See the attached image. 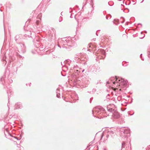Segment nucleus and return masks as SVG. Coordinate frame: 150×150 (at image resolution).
<instances>
[{
    "label": "nucleus",
    "mask_w": 150,
    "mask_h": 150,
    "mask_svg": "<svg viewBox=\"0 0 150 150\" xmlns=\"http://www.w3.org/2000/svg\"><path fill=\"white\" fill-rule=\"evenodd\" d=\"M100 30H97L96 31V32H98V31H100Z\"/></svg>",
    "instance_id": "obj_59"
},
{
    "label": "nucleus",
    "mask_w": 150,
    "mask_h": 150,
    "mask_svg": "<svg viewBox=\"0 0 150 150\" xmlns=\"http://www.w3.org/2000/svg\"><path fill=\"white\" fill-rule=\"evenodd\" d=\"M21 47V50L23 53H24L26 52V47L24 43H19Z\"/></svg>",
    "instance_id": "obj_11"
},
{
    "label": "nucleus",
    "mask_w": 150,
    "mask_h": 150,
    "mask_svg": "<svg viewBox=\"0 0 150 150\" xmlns=\"http://www.w3.org/2000/svg\"><path fill=\"white\" fill-rule=\"evenodd\" d=\"M90 67L91 68V71L92 72H94L95 71H96L97 70V69L96 68V67L94 65L91 66Z\"/></svg>",
    "instance_id": "obj_21"
},
{
    "label": "nucleus",
    "mask_w": 150,
    "mask_h": 150,
    "mask_svg": "<svg viewBox=\"0 0 150 150\" xmlns=\"http://www.w3.org/2000/svg\"><path fill=\"white\" fill-rule=\"evenodd\" d=\"M127 83V81L125 80L122 78L115 76V77L110 78L109 81L107 82V84H110L111 86L112 84L116 85L117 86H120L121 87L122 86H125Z\"/></svg>",
    "instance_id": "obj_3"
},
{
    "label": "nucleus",
    "mask_w": 150,
    "mask_h": 150,
    "mask_svg": "<svg viewBox=\"0 0 150 150\" xmlns=\"http://www.w3.org/2000/svg\"><path fill=\"white\" fill-rule=\"evenodd\" d=\"M18 52H19L18 51H15L14 50H10L8 54L10 58L13 61L16 59V57H17L20 59H22V60L24 58V57L19 54Z\"/></svg>",
    "instance_id": "obj_7"
},
{
    "label": "nucleus",
    "mask_w": 150,
    "mask_h": 150,
    "mask_svg": "<svg viewBox=\"0 0 150 150\" xmlns=\"http://www.w3.org/2000/svg\"><path fill=\"white\" fill-rule=\"evenodd\" d=\"M120 136L124 140H127V138L130 136V130L128 129H125V127L119 128Z\"/></svg>",
    "instance_id": "obj_6"
},
{
    "label": "nucleus",
    "mask_w": 150,
    "mask_h": 150,
    "mask_svg": "<svg viewBox=\"0 0 150 150\" xmlns=\"http://www.w3.org/2000/svg\"><path fill=\"white\" fill-rule=\"evenodd\" d=\"M83 50H87V51H89L93 52V54H96L97 56L96 59L97 60V59H103L105 57V52L103 50L100 49L97 50L96 48L91 43L89 44L87 49L83 48Z\"/></svg>",
    "instance_id": "obj_2"
},
{
    "label": "nucleus",
    "mask_w": 150,
    "mask_h": 150,
    "mask_svg": "<svg viewBox=\"0 0 150 150\" xmlns=\"http://www.w3.org/2000/svg\"><path fill=\"white\" fill-rule=\"evenodd\" d=\"M62 21V16H60L59 19V22H61Z\"/></svg>",
    "instance_id": "obj_32"
},
{
    "label": "nucleus",
    "mask_w": 150,
    "mask_h": 150,
    "mask_svg": "<svg viewBox=\"0 0 150 150\" xmlns=\"http://www.w3.org/2000/svg\"><path fill=\"white\" fill-rule=\"evenodd\" d=\"M75 58H76V59H77L78 60V59H79V58H77L76 57H75Z\"/></svg>",
    "instance_id": "obj_54"
},
{
    "label": "nucleus",
    "mask_w": 150,
    "mask_h": 150,
    "mask_svg": "<svg viewBox=\"0 0 150 150\" xmlns=\"http://www.w3.org/2000/svg\"><path fill=\"white\" fill-rule=\"evenodd\" d=\"M92 112L93 117L99 118H103L105 116V110L101 106H98L94 108Z\"/></svg>",
    "instance_id": "obj_4"
},
{
    "label": "nucleus",
    "mask_w": 150,
    "mask_h": 150,
    "mask_svg": "<svg viewBox=\"0 0 150 150\" xmlns=\"http://www.w3.org/2000/svg\"><path fill=\"white\" fill-rule=\"evenodd\" d=\"M85 69L84 68H79L77 69H74V73L72 74H71V77L72 78V75L73 74L76 75V77L77 75H79V74L83 73L85 71Z\"/></svg>",
    "instance_id": "obj_9"
},
{
    "label": "nucleus",
    "mask_w": 150,
    "mask_h": 150,
    "mask_svg": "<svg viewBox=\"0 0 150 150\" xmlns=\"http://www.w3.org/2000/svg\"><path fill=\"white\" fill-rule=\"evenodd\" d=\"M40 22V21L39 20H37L36 21V23L37 25H38L39 23Z\"/></svg>",
    "instance_id": "obj_37"
},
{
    "label": "nucleus",
    "mask_w": 150,
    "mask_h": 150,
    "mask_svg": "<svg viewBox=\"0 0 150 150\" xmlns=\"http://www.w3.org/2000/svg\"><path fill=\"white\" fill-rule=\"evenodd\" d=\"M76 75L73 74L72 75V79L71 81H72V83L74 86L77 88L80 87H85L87 86L90 83L91 79L88 76H86L82 78L81 81L79 80L76 77Z\"/></svg>",
    "instance_id": "obj_1"
},
{
    "label": "nucleus",
    "mask_w": 150,
    "mask_h": 150,
    "mask_svg": "<svg viewBox=\"0 0 150 150\" xmlns=\"http://www.w3.org/2000/svg\"><path fill=\"white\" fill-rule=\"evenodd\" d=\"M6 87L7 88H8V90H7V93L8 94V104L7 105H8V109H9V105H8V104L9 103V95L8 94V92H10V93H11L12 91L11 90V87H9L10 88H8V87L7 86Z\"/></svg>",
    "instance_id": "obj_19"
},
{
    "label": "nucleus",
    "mask_w": 150,
    "mask_h": 150,
    "mask_svg": "<svg viewBox=\"0 0 150 150\" xmlns=\"http://www.w3.org/2000/svg\"><path fill=\"white\" fill-rule=\"evenodd\" d=\"M122 66H127V64H122Z\"/></svg>",
    "instance_id": "obj_50"
},
{
    "label": "nucleus",
    "mask_w": 150,
    "mask_h": 150,
    "mask_svg": "<svg viewBox=\"0 0 150 150\" xmlns=\"http://www.w3.org/2000/svg\"><path fill=\"white\" fill-rule=\"evenodd\" d=\"M114 133V132L113 130H108L107 132V134L106 135V137L108 138L110 136L112 137Z\"/></svg>",
    "instance_id": "obj_16"
},
{
    "label": "nucleus",
    "mask_w": 150,
    "mask_h": 150,
    "mask_svg": "<svg viewBox=\"0 0 150 150\" xmlns=\"http://www.w3.org/2000/svg\"><path fill=\"white\" fill-rule=\"evenodd\" d=\"M121 98H122V96H118L117 98V100L118 101H120L121 100Z\"/></svg>",
    "instance_id": "obj_31"
},
{
    "label": "nucleus",
    "mask_w": 150,
    "mask_h": 150,
    "mask_svg": "<svg viewBox=\"0 0 150 150\" xmlns=\"http://www.w3.org/2000/svg\"><path fill=\"white\" fill-rule=\"evenodd\" d=\"M113 22V23L116 25H117L119 23V21L118 19H114Z\"/></svg>",
    "instance_id": "obj_24"
},
{
    "label": "nucleus",
    "mask_w": 150,
    "mask_h": 150,
    "mask_svg": "<svg viewBox=\"0 0 150 150\" xmlns=\"http://www.w3.org/2000/svg\"><path fill=\"white\" fill-rule=\"evenodd\" d=\"M121 18H122V19H123V21H121V23H124V22H125V19H124V18H123V17H121Z\"/></svg>",
    "instance_id": "obj_34"
},
{
    "label": "nucleus",
    "mask_w": 150,
    "mask_h": 150,
    "mask_svg": "<svg viewBox=\"0 0 150 150\" xmlns=\"http://www.w3.org/2000/svg\"><path fill=\"white\" fill-rule=\"evenodd\" d=\"M104 150H106L105 148H104Z\"/></svg>",
    "instance_id": "obj_64"
},
{
    "label": "nucleus",
    "mask_w": 150,
    "mask_h": 150,
    "mask_svg": "<svg viewBox=\"0 0 150 150\" xmlns=\"http://www.w3.org/2000/svg\"><path fill=\"white\" fill-rule=\"evenodd\" d=\"M74 61H72L71 60L68 59L66 60L63 63L64 65H66L67 66H70L71 64H73Z\"/></svg>",
    "instance_id": "obj_12"
},
{
    "label": "nucleus",
    "mask_w": 150,
    "mask_h": 150,
    "mask_svg": "<svg viewBox=\"0 0 150 150\" xmlns=\"http://www.w3.org/2000/svg\"><path fill=\"white\" fill-rule=\"evenodd\" d=\"M22 103L20 102L16 103L14 106V110L21 108H22Z\"/></svg>",
    "instance_id": "obj_15"
},
{
    "label": "nucleus",
    "mask_w": 150,
    "mask_h": 150,
    "mask_svg": "<svg viewBox=\"0 0 150 150\" xmlns=\"http://www.w3.org/2000/svg\"><path fill=\"white\" fill-rule=\"evenodd\" d=\"M146 150H150V145L148 146L147 148L146 149Z\"/></svg>",
    "instance_id": "obj_41"
},
{
    "label": "nucleus",
    "mask_w": 150,
    "mask_h": 150,
    "mask_svg": "<svg viewBox=\"0 0 150 150\" xmlns=\"http://www.w3.org/2000/svg\"><path fill=\"white\" fill-rule=\"evenodd\" d=\"M72 14H71V15L70 16V17L71 18H73V17L72 16Z\"/></svg>",
    "instance_id": "obj_51"
},
{
    "label": "nucleus",
    "mask_w": 150,
    "mask_h": 150,
    "mask_svg": "<svg viewBox=\"0 0 150 150\" xmlns=\"http://www.w3.org/2000/svg\"><path fill=\"white\" fill-rule=\"evenodd\" d=\"M59 43L63 48L67 49L69 47H72V42L70 38H65L59 39Z\"/></svg>",
    "instance_id": "obj_5"
},
{
    "label": "nucleus",
    "mask_w": 150,
    "mask_h": 150,
    "mask_svg": "<svg viewBox=\"0 0 150 150\" xmlns=\"http://www.w3.org/2000/svg\"><path fill=\"white\" fill-rule=\"evenodd\" d=\"M6 131L8 134V135H10L11 137H14V138L16 139H17V140H20L21 139V137H20V138H19L16 137H13V136H12L11 135V134L10 133H9L8 132V130L7 129V128H6Z\"/></svg>",
    "instance_id": "obj_20"
},
{
    "label": "nucleus",
    "mask_w": 150,
    "mask_h": 150,
    "mask_svg": "<svg viewBox=\"0 0 150 150\" xmlns=\"http://www.w3.org/2000/svg\"><path fill=\"white\" fill-rule=\"evenodd\" d=\"M147 53L148 56L150 59V48L148 49Z\"/></svg>",
    "instance_id": "obj_29"
},
{
    "label": "nucleus",
    "mask_w": 150,
    "mask_h": 150,
    "mask_svg": "<svg viewBox=\"0 0 150 150\" xmlns=\"http://www.w3.org/2000/svg\"><path fill=\"white\" fill-rule=\"evenodd\" d=\"M61 74L63 76H64L66 75V74L65 73H64V74H63V73L62 72H61Z\"/></svg>",
    "instance_id": "obj_40"
},
{
    "label": "nucleus",
    "mask_w": 150,
    "mask_h": 150,
    "mask_svg": "<svg viewBox=\"0 0 150 150\" xmlns=\"http://www.w3.org/2000/svg\"><path fill=\"white\" fill-rule=\"evenodd\" d=\"M128 22H126V25H128Z\"/></svg>",
    "instance_id": "obj_53"
},
{
    "label": "nucleus",
    "mask_w": 150,
    "mask_h": 150,
    "mask_svg": "<svg viewBox=\"0 0 150 150\" xmlns=\"http://www.w3.org/2000/svg\"><path fill=\"white\" fill-rule=\"evenodd\" d=\"M96 35L97 36H98V34H97V33H96Z\"/></svg>",
    "instance_id": "obj_60"
},
{
    "label": "nucleus",
    "mask_w": 150,
    "mask_h": 150,
    "mask_svg": "<svg viewBox=\"0 0 150 150\" xmlns=\"http://www.w3.org/2000/svg\"><path fill=\"white\" fill-rule=\"evenodd\" d=\"M29 33L28 34H24L23 37V38L24 39H28L29 38H31L32 37L31 36V34L30 31L28 32Z\"/></svg>",
    "instance_id": "obj_13"
},
{
    "label": "nucleus",
    "mask_w": 150,
    "mask_h": 150,
    "mask_svg": "<svg viewBox=\"0 0 150 150\" xmlns=\"http://www.w3.org/2000/svg\"><path fill=\"white\" fill-rule=\"evenodd\" d=\"M45 0H43L38 6V8H40L41 11H44L45 8V5L43 4V3Z\"/></svg>",
    "instance_id": "obj_14"
},
{
    "label": "nucleus",
    "mask_w": 150,
    "mask_h": 150,
    "mask_svg": "<svg viewBox=\"0 0 150 150\" xmlns=\"http://www.w3.org/2000/svg\"><path fill=\"white\" fill-rule=\"evenodd\" d=\"M12 68L13 69V73H14V72H16L17 71V67H15V66L13 67H12Z\"/></svg>",
    "instance_id": "obj_27"
},
{
    "label": "nucleus",
    "mask_w": 150,
    "mask_h": 150,
    "mask_svg": "<svg viewBox=\"0 0 150 150\" xmlns=\"http://www.w3.org/2000/svg\"><path fill=\"white\" fill-rule=\"evenodd\" d=\"M50 50H48L47 52V54H48V53L50 52Z\"/></svg>",
    "instance_id": "obj_48"
},
{
    "label": "nucleus",
    "mask_w": 150,
    "mask_h": 150,
    "mask_svg": "<svg viewBox=\"0 0 150 150\" xmlns=\"http://www.w3.org/2000/svg\"><path fill=\"white\" fill-rule=\"evenodd\" d=\"M8 80L10 82V83H12V82H13L12 80L11 79H8Z\"/></svg>",
    "instance_id": "obj_44"
},
{
    "label": "nucleus",
    "mask_w": 150,
    "mask_h": 150,
    "mask_svg": "<svg viewBox=\"0 0 150 150\" xmlns=\"http://www.w3.org/2000/svg\"><path fill=\"white\" fill-rule=\"evenodd\" d=\"M53 32L54 33V30H55L54 28H51Z\"/></svg>",
    "instance_id": "obj_47"
},
{
    "label": "nucleus",
    "mask_w": 150,
    "mask_h": 150,
    "mask_svg": "<svg viewBox=\"0 0 150 150\" xmlns=\"http://www.w3.org/2000/svg\"><path fill=\"white\" fill-rule=\"evenodd\" d=\"M140 57L143 60H144V59L142 58V54H141L140 56Z\"/></svg>",
    "instance_id": "obj_43"
},
{
    "label": "nucleus",
    "mask_w": 150,
    "mask_h": 150,
    "mask_svg": "<svg viewBox=\"0 0 150 150\" xmlns=\"http://www.w3.org/2000/svg\"><path fill=\"white\" fill-rule=\"evenodd\" d=\"M144 1V0H143L141 2V3H142L143 2V1Z\"/></svg>",
    "instance_id": "obj_62"
},
{
    "label": "nucleus",
    "mask_w": 150,
    "mask_h": 150,
    "mask_svg": "<svg viewBox=\"0 0 150 150\" xmlns=\"http://www.w3.org/2000/svg\"><path fill=\"white\" fill-rule=\"evenodd\" d=\"M104 134L103 133L101 135V139H102V138L103 137V136H104Z\"/></svg>",
    "instance_id": "obj_46"
},
{
    "label": "nucleus",
    "mask_w": 150,
    "mask_h": 150,
    "mask_svg": "<svg viewBox=\"0 0 150 150\" xmlns=\"http://www.w3.org/2000/svg\"><path fill=\"white\" fill-rule=\"evenodd\" d=\"M96 89L95 88H93L92 89V90L91 91H88V93H89L90 94H94L95 92H96Z\"/></svg>",
    "instance_id": "obj_23"
},
{
    "label": "nucleus",
    "mask_w": 150,
    "mask_h": 150,
    "mask_svg": "<svg viewBox=\"0 0 150 150\" xmlns=\"http://www.w3.org/2000/svg\"><path fill=\"white\" fill-rule=\"evenodd\" d=\"M110 96V94H108L107 96H106V98L107 99H109L110 98L109 97H108V96Z\"/></svg>",
    "instance_id": "obj_45"
},
{
    "label": "nucleus",
    "mask_w": 150,
    "mask_h": 150,
    "mask_svg": "<svg viewBox=\"0 0 150 150\" xmlns=\"http://www.w3.org/2000/svg\"><path fill=\"white\" fill-rule=\"evenodd\" d=\"M128 0L129 1V3L128 4V5H129V4H130V3H131V2H130V0Z\"/></svg>",
    "instance_id": "obj_55"
},
{
    "label": "nucleus",
    "mask_w": 150,
    "mask_h": 150,
    "mask_svg": "<svg viewBox=\"0 0 150 150\" xmlns=\"http://www.w3.org/2000/svg\"><path fill=\"white\" fill-rule=\"evenodd\" d=\"M87 0H84L83 4H84V5H86L87 4Z\"/></svg>",
    "instance_id": "obj_35"
},
{
    "label": "nucleus",
    "mask_w": 150,
    "mask_h": 150,
    "mask_svg": "<svg viewBox=\"0 0 150 150\" xmlns=\"http://www.w3.org/2000/svg\"><path fill=\"white\" fill-rule=\"evenodd\" d=\"M79 68L78 66L77 65H73L72 67H70V68L71 69V70H72V71H71L73 72V74L74 73V69H77Z\"/></svg>",
    "instance_id": "obj_18"
},
{
    "label": "nucleus",
    "mask_w": 150,
    "mask_h": 150,
    "mask_svg": "<svg viewBox=\"0 0 150 150\" xmlns=\"http://www.w3.org/2000/svg\"><path fill=\"white\" fill-rule=\"evenodd\" d=\"M60 93H58V94H57V97L58 98H60Z\"/></svg>",
    "instance_id": "obj_33"
},
{
    "label": "nucleus",
    "mask_w": 150,
    "mask_h": 150,
    "mask_svg": "<svg viewBox=\"0 0 150 150\" xmlns=\"http://www.w3.org/2000/svg\"><path fill=\"white\" fill-rule=\"evenodd\" d=\"M95 39H96L95 38V39H93V40H94L95 41Z\"/></svg>",
    "instance_id": "obj_61"
},
{
    "label": "nucleus",
    "mask_w": 150,
    "mask_h": 150,
    "mask_svg": "<svg viewBox=\"0 0 150 150\" xmlns=\"http://www.w3.org/2000/svg\"><path fill=\"white\" fill-rule=\"evenodd\" d=\"M31 84V83H29V86H30V84Z\"/></svg>",
    "instance_id": "obj_58"
},
{
    "label": "nucleus",
    "mask_w": 150,
    "mask_h": 150,
    "mask_svg": "<svg viewBox=\"0 0 150 150\" xmlns=\"http://www.w3.org/2000/svg\"><path fill=\"white\" fill-rule=\"evenodd\" d=\"M91 4L92 7H93V0H91Z\"/></svg>",
    "instance_id": "obj_38"
},
{
    "label": "nucleus",
    "mask_w": 150,
    "mask_h": 150,
    "mask_svg": "<svg viewBox=\"0 0 150 150\" xmlns=\"http://www.w3.org/2000/svg\"><path fill=\"white\" fill-rule=\"evenodd\" d=\"M88 59V56L84 54L83 56V57L81 59V62L80 63L84 65H87V62Z\"/></svg>",
    "instance_id": "obj_10"
},
{
    "label": "nucleus",
    "mask_w": 150,
    "mask_h": 150,
    "mask_svg": "<svg viewBox=\"0 0 150 150\" xmlns=\"http://www.w3.org/2000/svg\"><path fill=\"white\" fill-rule=\"evenodd\" d=\"M138 25H141V27L142 26V24H141V23H138Z\"/></svg>",
    "instance_id": "obj_56"
},
{
    "label": "nucleus",
    "mask_w": 150,
    "mask_h": 150,
    "mask_svg": "<svg viewBox=\"0 0 150 150\" xmlns=\"http://www.w3.org/2000/svg\"><path fill=\"white\" fill-rule=\"evenodd\" d=\"M3 59V62L5 63V64H6V61L5 60H4V59Z\"/></svg>",
    "instance_id": "obj_49"
},
{
    "label": "nucleus",
    "mask_w": 150,
    "mask_h": 150,
    "mask_svg": "<svg viewBox=\"0 0 150 150\" xmlns=\"http://www.w3.org/2000/svg\"><path fill=\"white\" fill-rule=\"evenodd\" d=\"M4 135H5V137H6V138H7V137H6V133H5V131H4Z\"/></svg>",
    "instance_id": "obj_52"
},
{
    "label": "nucleus",
    "mask_w": 150,
    "mask_h": 150,
    "mask_svg": "<svg viewBox=\"0 0 150 150\" xmlns=\"http://www.w3.org/2000/svg\"><path fill=\"white\" fill-rule=\"evenodd\" d=\"M126 9H127L128 10V12H129V9H128L127 8H126Z\"/></svg>",
    "instance_id": "obj_57"
},
{
    "label": "nucleus",
    "mask_w": 150,
    "mask_h": 150,
    "mask_svg": "<svg viewBox=\"0 0 150 150\" xmlns=\"http://www.w3.org/2000/svg\"><path fill=\"white\" fill-rule=\"evenodd\" d=\"M105 18L107 20L110 19L111 18V16L110 14H108L106 16Z\"/></svg>",
    "instance_id": "obj_28"
},
{
    "label": "nucleus",
    "mask_w": 150,
    "mask_h": 150,
    "mask_svg": "<svg viewBox=\"0 0 150 150\" xmlns=\"http://www.w3.org/2000/svg\"><path fill=\"white\" fill-rule=\"evenodd\" d=\"M93 97H91V98H90V103H91L92 100H93Z\"/></svg>",
    "instance_id": "obj_42"
},
{
    "label": "nucleus",
    "mask_w": 150,
    "mask_h": 150,
    "mask_svg": "<svg viewBox=\"0 0 150 150\" xmlns=\"http://www.w3.org/2000/svg\"><path fill=\"white\" fill-rule=\"evenodd\" d=\"M59 90L58 88H57L56 91V93H57V94H58V93H59Z\"/></svg>",
    "instance_id": "obj_39"
},
{
    "label": "nucleus",
    "mask_w": 150,
    "mask_h": 150,
    "mask_svg": "<svg viewBox=\"0 0 150 150\" xmlns=\"http://www.w3.org/2000/svg\"><path fill=\"white\" fill-rule=\"evenodd\" d=\"M111 107V105H107L106 108L108 111L112 113V115L114 118H119L120 116V113L116 111V110L113 109Z\"/></svg>",
    "instance_id": "obj_8"
},
{
    "label": "nucleus",
    "mask_w": 150,
    "mask_h": 150,
    "mask_svg": "<svg viewBox=\"0 0 150 150\" xmlns=\"http://www.w3.org/2000/svg\"><path fill=\"white\" fill-rule=\"evenodd\" d=\"M62 65V71L64 72H66L68 70L69 67L68 66L66 65H64L63 63L61 62Z\"/></svg>",
    "instance_id": "obj_17"
},
{
    "label": "nucleus",
    "mask_w": 150,
    "mask_h": 150,
    "mask_svg": "<svg viewBox=\"0 0 150 150\" xmlns=\"http://www.w3.org/2000/svg\"><path fill=\"white\" fill-rule=\"evenodd\" d=\"M126 143L125 141H123L122 143V146H121V150L123 149L124 148L125 149V146Z\"/></svg>",
    "instance_id": "obj_26"
},
{
    "label": "nucleus",
    "mask_w": 150,
    "mask_h": 150,
    "mask_svg": "<svg viewBox=\"0 0 150 150\" xmlns=\"http://www.w3.org/2000/svg\"><path fill=\"white\" fill-rule=\"evenodd\" d=\"M118 122L119 124H122L125 122L124 120L123 119H120L118 120Z\"/></svg>",
    "instance_id": "obj_25"
},
{
    "label": "nucleus",
    "mask_w": 150,
    "mask_h": 150,
    "mask_svg": "<svg viewBox=\"0 0 150 150\" xmlns=\"http://www.w3.org/2000/svg\"><path fill=\"white\" fill-rule=\"evenodd\" d=\"M58 46L60 48H61V47H62V46L61 45V44L59 43V40H58Z\"/></svg>",
    "instance_id": "obj_36"
},
{
    "label": "nucleus",
    "mask_w": 150,
    "mask_h": 150,
    "mask_svg": "<svg viewBox=\"0 0 150 150\" xmlns=\"http://www.w3.org/2000/svg\"><path fill=\"white\" fill-rule=\"evenodd\" d=\"M21 35H16L15 37V39L16 40V42L17 40L20 37V36H21Z\"/></svg>",
    "instance_id": "obj_30"
},
{
    "label": "nucleus",
    "mask_w": 150,
    "mask_h": 150,
    "mask_svg": "<svg viewBox=\"0 0 150 150\" xmlns=\"http://www.w3.org/2000/svg\"><path fill=\"white\" fill-rule=\"evenodd\" d=\"M71 12H72V11H69V13H71Z\"/></svg>",
    "instance_id": "obj_63"
},
{
    "label": "nucleus",
    "mask_w": 150,
    "mask_h": 150,
    "mask_svg": "<svg viewBox=\"0 0 150 150\" xmlns=\"http://www.w3.org/2000/svg\"><path fill=\"white\" fill-rule=\"evenodd\" d=\"M1 81L2 82V83L3 85H5V83H6L4 79V77H2L0 79Z\"/></svg>",
    "instance_id": "obj_22"
}]
</instances>
